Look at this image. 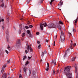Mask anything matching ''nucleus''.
Instances as JSON below:
<instances>
[{
  "instance_id": "obj_59",
  "label": "nucleus",
  "mask_w": 78,
  "mask_h": 78,
  "mask_svg": "<svg viewBox=\"0 0 78 78\" xmlns=\"http://www.w3.org/2000/svg\"><path fill=\"white\" fill-rule=\"evenodd\" d=\"M71 42H72H72H73V41H71Z\"/></svg>"
},
{
  "instance_id": "obj_21",
  "label": "nucleus",
  "mask_w": 78,
  "mask_h": 78,
  "mask_svg": "<svg viewBox=\"0 0 78 78\" xmlns=\"http://www.w3.org/2000/svg\"><path fill=\"white\" fill-rule=\"evenodd\" d=\"M29 63V62H28V61H27L26 63V64H25V66H26V65H28V64Z\"/></svg>"
},
{
  "instance_id": "obj_43",
  "label": "nucleus",
  "mask_w": 78,
  "mask_h": 78,
  "mask_svg": "<svg viewBox=\"0 0 78 78\" xmlns=\"http://www.w3.org/2000/svg\"><path fill=\"white\" fill-rule=\"evenodd\" d=\"M37 44H40V43H41V42L39 41H37Z\"/></svg>"
},
{
  "instance_id": "obj_35",
  "label": "nucleus",
  "mask_w": 78,
  "mask_h": 78,
  "mask_svg": "<svg viewBox=\"0 0 78 78\" xmlns=\"http://www.w3.org/2000/svg\"><path fill=\"white\" fill-rule=\"evenodd\" d=\"M55 69L53 70V74L54 75H55Z\"/></svg>"
},
{
  "instance_id": "obj_57",
  "label": "nucleus",
  "mask_w": 78,
  "mask_h": 78,
  "mask_svg": "<svg viewBox=\"0 0 78 78\" xmlns=\"http://www.w3.org/2000/svg\"><path fill=\"white\" fill-rule=\"evenodd\" d=\"M58 36V35H56L55 38L56 39V37H57Z\"/></svg>"
},
{
  "instance_id": "obj_4",
  "label": "nucleus",
  "mask_w": 78,
  "mask_h": 78,
  "mask_svg": "<svg viewBox=\"0 0 78 78\" xmlns=\"http://www.w3.org/2000/svg\"><path fill=\"white\" fill-rule=\"evenodd\" d=\"M5 33L7 41V42H8V41H9V32H8V30H7L6 31Z\"/></svg>"
},
{
  "instance_id": "obj_16",
  "label": "nucleus",
  "mask_w": 78,
  "mask_h": 78,
  "mask_svg": "<svg viewBox=\"0 0 78 78\" xmlns=\"http://www.w3.org/2000/svg\"><path fill=\"white\" fill-rule=\"evenodd\" d=\"M78 17L77 18V19H76L75 20V26L76 25V23H77V22H78Z\"/></svg>"
},
{
  "instance_id": "obj_51",
  "label": "nucleus",
  "mask_w": 78,
  "mask_h": 78,
  "mask_svg": "<svg viewBox=\"0 0 78 78\" xmlns=\"http://www.w3.org/2000/svg\"><path fill=\"white\" fill-rule=\"evenodd\" d=\"M40 62H42V59H41L40 60Z\"/></svg>"
},
{
  "instance_id": "obj_39",
  "label": "nucleus",
  "mask_w": 78,
  "mask_h": 78,
  "mask_svg": "<svg viewBox=\"0 0 78 78\" xmlns=\"http://www.w3.org/2000/svg\"><path fill=\"white\" fill-rule=\"evenodd\" d=\"M9 17H7V21H9Z\"/></svg>"
},
{
  "instance_id": "obj_8",
  "label": "nucleus",
  "mask_w": 78,
  "mask_h": 78,
  "mask_svg": "<svg viewBox=\"0 0 78 78\" xmlns=\"http://www.w3.org/2000/svg\"><path fill=\"white\" fill-rule=\"evenodd\" d=\"M63 5V2H62V0H61L60 3L58 4V7L59 8H61L62 6V5Z\"/></svg>"
},
{
  "instance_id": "obj_36",
  "label": "nucleus",
  "mask_w": 78,
  "mask_h": 78,
  "mask_svg": "<svg viewBox=\"0 0 78 78\" xmlns=\"http://www.w3.org/2000/svg\"><path fill=\"white\" fill-rule=\"evenodd\" d=\"M25 28L26 29H28L29 28V27H28V26H26Z\"/></svg>"
},
{
  "instance_id": "obj_17",
  "label": "nucleus",
  "mask_w": 78,
  "mask_h": 78,
  "mask_svg": "<svg viewBox=\"0 0 78 78\" xmlns=\"http://www.w3.org/2000/svg\"><path fill=\"white\" fill-rule=\"evenodd\" d=\"M52 62L54 63L55 65H56V60H53L52 61Z\"/></svg>"
},
{
  "instance_id": "obj_27",
  "label": "nucleus",
  "mask_w": 78,
  "mask_h": 78,
  "mask_svg": "<svg viewBox=\"0 0 78 78\" xmlns=\"http://www.w3.org/2000/svg\"><path fill=\"white\" fill-rule=\"evenodd\" d=\"M31 58H32V56L30 57V56H28V58L27 59H28V60H30V59H31Z\"/></svg>"
},
{
  "instance_id": "obj_33",
  "label": "nucleus",
  "mask_w": 78,
  "mask_h": 78,
  "mask_svg": "<svg viewBox=\"0 0 78 78\" xmlns=\"http://www.w3.org/2000/svg\"><path fill=\"white\" fill-rule=\"evenodd\" d=\"M44 53L42 52L41 54V56H44Z\"/></svg>"
},
{
  "instance_id": "obj_32",
  "label": "nucleus",
  "mask_w": 78,
  "mask_h": 78,
  "mask_svg": "<svg viewBox=\"0 0 78 78\" xmlns=\"http://www.w3.org/2000/svg\"><path fill=\"white\" fill-rule=\"evenodd\" d=\"M19 27H20V29H22V24L20 25Z\"/></svg>"
},
{
  "instance_id": "obj_10",
  "label": "nucleus",
  "mask_w": 78,
  "mask_h": 78,
  "mask_svg": "<svg viewBox=\"0 0 78 78\" xmlns=\"http://www.w3.org/2000/svg\"><path fill=\"white\" fill-rule=\"evenodd\" d=\"M69 51H70V49H68L65 52V54L64 56V58H65V57H66V56L67 55V53H68V52H69Z\"/></svg>"
},
{
  "instance_id": "obj_22",
  "label": "nucleus",
  "mask_w": 78,
  "mask_h": 78,
  "mask_svg": "<svg viewBox=\"0 0 78 78\" xmlns=\"http://www.w3.org/2000/svg\"><path fill=\"white\" fill-rule=\"evenodd\" d=\"M10 48V46H9V45H8V47H7V49L9 50V51H10L11 50V49Z\"/></svg>"
},
{
  "instance_id": "obj_6",
  "label": "nucleus",
  "mask_w": 78,
  "mask_h": 78,
  "mask_svg": "<svg viewBox=\"0 0 78 78\" xmlns=\"http://www.w3.org/2000/svg\"><path fill=\"white\" fill-rule=\"evenodd\" d=\"M27 50L28 51H29V50H30V52L33 51V49L31 48V47L30 46L28 45H27Z\"/></svg>"
},
{
  "instance_id": "obj_7",
  "label": "nucleus",
  "mask_w": 78,
  "mask_h": 78,
  "mask_svg": "<svg viewBox=\"0 0 78 78\" xmlns=\"http://www.w3.org/2000/svg\"><path fill=\"white\" fill-rule=\"evenodd\" d=\"M16 45L17 47H18V46H20V39L17 40Z\"/></svg>"
},
{
  "instance_id": "obj_28",
  "label": "nucleus",
  "mask_w": 78,
  "mask_h": 78,
  "mask_svg": "<svg viewBox=\"0 0 78 78\" xmlns=\"http://www.w3.org/2000/svg\"><path fill=\"white\" fill-rule=\"evenodd\" d=\"M21 32H22V31H21V30H19V34H21Z\"/></svg>"
},
{
  "instance_id": "obj_19",
  "label": "nucleus",
  "mask_w": 78,
  "mask_h": 78,
  "mask_svg": "<svg viewBox=\"0 0 78 78\" xmlns=\"http://www.w3.org/2000/svg\"><path fill=\"white\" fill-rule=\"evenodd\" d=\"M76 59V57H74V58H73L72 59V61H75V59Z\"/></svg>"
},
{
  "instance_id": "obj_49",
  "label": "nucleus",
  "mask_w": 78,
  "mask_h": 78,
  "mask_svg": "<svg viewBox=\"0 0 78 78\" xmlns=\"http://www.w3.org/2000/svg\"><path fill=\"white\" fill-rule=\"evenodd\" d=\"M76 46V43H75L73 45V46Z\"/></svg>"
},
{
  "instance_id": "obj_40",
  "label": "nucleus",
  "mask_w": 78,
  "mask_h": 78,
  "mask_svg": "<svg viewBox=\"0 0 78 78\" xmlns=\"http://www.w3.org/2000/svg\"><path fill=\"white\" fill-rule=\"evenodd\" d=\"M73 31H74V32H75V28H74V27H73Z\"/></svg>"
},
{
  "instance_id": "obj_26",
  "label": "nucleus",
  "mask_w": 78,
  "mask_h": 78,
  "mask_svg": "<svg viewBox=\"0 0 78 78\" xmlns=\"http://www.w3.org/2000/svg\"><path fill=\"white\" fill-rule=\"evenodd\" d=\"M59 24H61V25H62L63 24V23L62 21H59L58 23Z\"/></svg>"
},
{
  "instance_id": "obj_41",
  "label": "nucleus",
  "mask_w": 78,
  "mask_h": 78,
  "mask_svg": "<svg viewBox=\"0 0 78 78\" xmlns=\"http://www.w3.org/2000/svg\"><path fill=\"white\" fill-rule=\"evenodd\" d=\"M36 34H37V35H39V32H37L36 33Z\"/></svg>"
},
{
  "instance_id": "obj_53",
  "label": "nucleus",
  "mask_w": 78,
  "mask_h": 78,
  "mask_svg": "<svg viewBox=\"0 0 78 78\" xmlns=\"http://www.w3.org/2000/svg\"><path fill=\"white\" fill-rule=\"evenodd\" d=\"M7 15L8 16H9V13H7Z\"/></svg>"
},
{
  "instance_id": "obj_60",
  "label": "nucleus",
  "mask_w": 78,
  "mask_h": 78,
  "mask_svg": "<svg viewBox=\"0 0 78 78\" xmlns=\"http://www.w3.org/2000/svg\"><path fill=\"white\" fill-rule=\"evenodd\" d=\"M23 19V18H22L21 19H20V20H22Z\"/></svg>"
},
{
  "instance_id": "obj_14",
  "label": "nucleus",
  "mask_w": 78,
  "mask_h": 78,
  "mask_svg": "<svg viewBox=\"0 0 78 78\" xmlns=\"http://www.w3.org/2000/svg\"><path fill=\"white\" fill-rule=\"evenodd\" d=\"M75 73H76V72H77V66H76V65H75Z\"/></svg>"
},
{
  "instance_id": "obj_63",
  "label": "nucleus",
  "mask_w": 78,
  "mask_h": 78,
  "mask_svg": "<svg viewBox=\"0 0 78 78\" xmlns=\"http://www.w3.org/2000/svg\"><path fill=\"white\" fill-rule=\"evenodd\" d=\"M58 67H59V65H58Z\"/></svg>"
},
{
  "instance_id": "obj_20",
  "label": "nucleus",
  "mask_w": 78,
  "mask_h": 78,
  "mask_svg": "<svg viewBox=\"0 0 78 78\" xmlns=\"http://www.w3.org/2000/svg\"><path fill=\"white\" fill-rule=\"evenodd\" d=\"M58 28L59 29V30H61V26L60 25H59L58 26Z\"/></svg>"
},
{
  "instance_id": "obj_5",
  "label": "nucleus",
  "mask_w": 78,
  "mask_h": 78,
  "mask_svg": "<svg viewBox=\"0 0 78 78\" xmlns=\"http://www.w3.org/2000/svg\"><path fill=\"white\" fill-rule=\"evenodd\" d=\"M43 25H44V27H47V23H41L40 24V27L42 30H43Z\"/></svg>"
},
{
  "instance_id": "obj_58",
  "label": "nucleus",
  "mask_w": 78,
  "mask_h": 78,
  "mask_svg": "<svg viewBox=\"0 0 78 78\" xmlns=\"http://www.w3.org/2000/svg\"><path fill=\"white\" fill-rule=\"evenodd\" d=\"M58 9H60V11H61V9H60L59 8H58Z\"/></svg>"
},
{
  "instance_id": "obj_24",
  "label": "nucleus",
  "mask_w": 78,
  "mask_h": 78,
  "mask_svg": "<svg viewBox=\"0 0 78 78\" xmlns=\"http://www.w3.org/2000/svg\"><path fill=\"white\" fill-rule=\"evenodd\" d=\"M25 36V33H23V34L22 35V37H24Z\"/></svg>"
},
{
  "instance_id": "obj_54",
  "label": "nucleus",
  "mask_w": 78,
  "mask_h": 78,
  "mask_svg": "<svg viewBox=\"0 0 78 78\" xmlns=\"http://www.w3.org/2000/svg\"><path fill=\"white\" fill-rule=\"evenodd\" d=\"M43 1H44V0H42L41 1V3H42L43 2Z\"/></svg>"
},
{
  "instance_id": "obj_42",
  "label": "nucleus",
  "mask_w": 78,
  "mask_h": 78,
  "mask_svg": "<svg viewBox=\"0 0 78 78\" xmlns=\"http://www.w3.org/2000/svg\"><path fill=\"white\" fill-rule=\"evenodd\" d=\"M25 52L26 53V54H27V53H28V51H27V50H25Z\"/></svg>"
},
{
  "instance_id": "obj_34",
  "label": "nucleus",
  "mask_w": 78,
  "mask_h": 78,
  "mask_svg": "<svg viewBox=\"0 0 78 78\" xmlns=\"http://www.w3.org/2000/svg\"><path fill=\"white\" fill-rule=\"evenodd\" d=\"M73 46H72V45H70V48H71V49H73Z\"/></svg>"
},
{
  "instance_id": "obj_3",
  "label": "nucleus",
  "mask_w": 78,
  "mask_h": 78,
  "mask_svg": "<svg viewBox=\"0 0 78 78\" xmlns=\"http://www.w3.org/2000/svg\"><path fill=\"white\" fill-rule=\"evenodd\" d=\"M48 27V28H56V26L54 24H49Z\"/></svg>"
},
{
  "instance_id": "obj_64",
  "label": "nucleus",
  "mask_w": 78,
  "mask_h": 78,
  "mask_svg": "<svg viewBox=\"0 0 78 78\" xmlns=\"http://www.w3.org/2000/svg\"><path fill=\"white\" fill-rule=\"evenodd\" d=\"M62 72V70H60V72Z\"/></svg>"
},
{
  "instance_id": "obj_1",
  "label": "nucleus",
  "mask_w": 78,
  "mask_h": 78,
  "mask_svg": "<svg viewBox=\"0 0 78 78\" xmlns=\"http://www.w3.org/2000/svg\"><path fill=\"white\" fill-rule=\"evenodd\" d=\"M71 67L70 66H67L65 68L64 71L65 72L64 73L68 76V78H72L71 77V76H72V73H70V70Z\"/></svg>"
},
{
  "instance_id": "obj_44",
  "label": "nucleus",
  "mask_w": 78,
  "mask_h": 78,
  "mask_svg": "<svg viewBox=\"0 0 78 78\" xmlns=\"http://www.w3.org/2000/svg\"><path fill=\"white\" fill-rule=\"evenodd\" d=\"M48 40H46V42H48Z\"/></svg>"
},
{
  "instance_id": "obj_61",
  "label": "nucleus",
  "mask_w": 78,
  "mask_h": 78,
  "mask_svg": "<svg viewBox=\"0 0 78 78\" xmlns=\"http://www.w3.org/2000/svg\"><path fill=\"white\" fill-rule=\"evenodd\" d=\"M49 47H50V45H49Z\"/></svg>"
},
{
  "instance_id": "obj_47",
  "label": "nucleus",
  "mask_w": 78,
  "mask_h": 78,
  "mask_svg": "<svg viewBox=\"0 0 78 78\" xmlns=\"http://www.w3.org/2000/svg\"><path fill=\"white\" fill-rule=\"evenodd\" d=\"M29 70L30 75V74H31V70H30V69Z\"/></svg>"
},
{
  "instance_id": "obj_12",
  "label": "nucleus",
  "mask_w": 78,
  "mask_h": 78,
  "mask_svg": "<svg viewBox=\"0 0 78 78\" xmlns=\"http://www.w3.org/2000/svg\"><path fill=\"white\" fill-rule=\"evenodd\" d=\"M7 76H6V74H4L2 76V78H6Z\"/></svg>"
},
{
  "instance_id": "obj_56",
  "label": "nucleus",
  "mask_w": 78,
  "mask_h": 78,
  "mask_svg": "<svg viewBox=\"0 0 78 78\" xmlns=\"http://www.w3.org/2000/svg\"><path fill=\"white\" fill-rule=\"evenodd\" d=\"M44 53H47V52L46 51H44Z\"/></svg>"
},
{
  "instance_id": "obj_15",
  "label": "nucleus",
  "mask_w": 78,
  "mask_h": 78,
  "mask_svg": "<svg viewBox=\"0 0 78 78\" xmlns=\"http://www.w3.org/2000/svg\"><path fill=\"white\" fill-rule=\"evenodd\" d=\"M27 34H29L30 36V37H31V33H30V30H27Z\"/></svg>"
},
{
  "instance_id": "obj_37",
  "label": "nucleus",
  "mask_w": 78,
  "mask_h": 78,
  "mask_svg": "<svg viewBox=\"0 0 78 78\" xmlns=\"http://www.w3.org/2000/svg\"><path fill=\"white\" fill-rule=\"evenodd\" d=\"M33 25H30L29 26V28H33Z\"/></svg>"
},
{
  "instance_id": "obj_23",
  "label": "nucleus",
  "mask_w": 78,
  "mask_h": 78,
  "mask_svg": "<svg viewBox=\"0 0 78 78\" xmlns=\"http://www.w3.org/2000/svg\"><path fill=\"white\" fill-rule=\"evenodd\" d=\"M54 1V0H51V2L50 3V5H52V3H53V2Z\"/></svg>"
},
{
  "instance_id": "obj_48",
  "label": "nucleus",
  "mask_w": 78,
  "mask_h": 78,
  "mask_svg": "<svg viewBox=\"0 0 78 78\" xmlns=\"http://www.w3.org/2000/svg\"><path fill=\"white\" fill-rule=\"evenodd\" d=\"M54 46H55V41H54Z\"/></svg>"
},
{
  "instance_id": "obj_31",
  "label": "nucleus",
  "mask_w": 78,
  "mask_h": 78,
  "mask_svg": "<svg viewBox=\"0 0 78 78\" xmlns=\"http://www.w3.org/2000/svg\"><path fill=\"white\" fill-rule=\"evenodd\" d=\"M0 22H4V19L1 20L0 19Z\"/></svg>"
},
{
  "instance_id": "obj_38",
  "label": "nucleus",
  "mask_w": 78,
  "mask_h": 78,
  "mask_svg": "<svg viewBox=\"0 0 78 78\" xmlns=\"http://www.w3.org/2000/svg\"><path fill=\"white\" fill-rule=\"evenodd\" d=\"M33 75H35V74L36 73V72H35L34 71H33Z\"/></svg>"
},
{
  "instance_id": "obj_2",
  "label": "nucleus",
  "mask_w": 78,
  "mask_h": 78,
  "mask_svg": "<svg viewBox=\"0 0 78 78\" xmlns=\"http://www.w3.org/2000/svg\"><path fill=\"white\" fill-rule=\"evenodd\" d=\"M61 35L60 36V40L61 41V42H64V41H65V35H64L62 31H61Z\"/></svg>"
},
{
  "instance_id": "obj_50",
  "label": "nucleus",
  "mask_w": 78,
  "mask_h": 78,
  "mask_svg": "<svg viewBox=\"0 0 78 78\" xmlns=\"http://www.w3.org/2000/svg\"><path fill=\"white\" fill-rule=\"evenodd\" d=\"M69 34H70L71 36H72V34H71V33L69 32Z\"/></svg>"
},
{
  "instance_id": "obj_62",
  "label": "nucleus",
  "mask_w": 78,
  "mask_h": 78,
  "mask_svg": "<svg viewBox=\"0 0 78 78\" xmlns=\"http://www.w3.org/2000/svg\"><path fill=\"white\" fill-rule=\"evenodd\" d=\"M8 78H11L10 77H9Z\"/></svg>"
},
{
  "instance_id": "obj_13",
  "label": "nucleus",
  "mask_w": 78,
  "mask_h": 78,
  "mask_svg": "<svg viewBox=\"0 0 78 78\" xmlns=\"http://www.w3.org/2000/svg\"><path fill=\"white\" fill-rule=\"evenodd\" d=\"M47 66H48V67L46 68V71H48V69H49L48 68L49 67V63L48 62H47Z\"/></svg>"
},
{
  "instance_id": "obj_45",
  "label": "nucleus",
  "mask_w": 78,
  "mask_h": 78,
  "mask_svg": "<svg viewBox=\"0 0 78 78\" xmlns=\"http://www.w3.org/2000/svg\"><path fill=\"white\" fill-rule=\"evenodd\" d=\"M2 28L3 29V30H4V28H5V27L3 26H2Z\"/></svg>"
},
{
  "instance_id": "obj_25",
  "label": "nucleus",
  "mask_w": 78,
  "mask_h": 78,
  "mask_svg": "<svg viewBox=\"0 0 78 78\" xmlns=\"http://www.w3.org/2000/svg\"><path fill=\"white\" fill-rule=\"evenodd\" d=\"M26 58H27V56H24L23 58V61H24V60H25V59H26Z\"/></svg>"
},
{
  "instance_id": "obj_46",
  "label": "nucleus",
  "mask_w": 78,
  "mask_h": 78,
  "mask_svg": "<svg viewBox=\"0 0 78 78\" xmlns=\"http://www.w3.org/2000/svg\"><path fill=\"white\" fill-rule=\"evenodd\" d=\"M7 62L8 64L10 63V60H9V61Z\"/></svg>"
},
{
  "instance_id": "obj_30",
  "label": "nucleus",
  "mask_w": 78,
  "mask_h": 78,
  "mask_svg": "<svg viewBox=\"0 0 78 78\" xmlns=\"http://www.w3.org/2000/svg\"><path fill=\"white\" fill-rule=\"evenodd\" d=\"M5 52H6L7 54H8V53H9V52H8V51L7 50H5Z\"/></svg>"
},
{
  "instance_id": "obj_52",
  "label": "nucleus",
  "mask_w": 78,
  "mask_h": 78,
  "mask_svg": "<svg viewBox=\"0 0 78 78\" xmlns=\"http://www.w3.org/2000/svg\"><path fill=\"white\" fill-rule=\"evenodd\" d=\"M73 45V43H71V45Z\"/></svg>"
},
{
  "instance_id": "obj_55",
  "label": "nucleus",
  "mask_w": 78,
  "mask_h": 78,
  "mask_svg": "<svg viewBox=\"0 0 78 78\" xmlns=\"http://www.w3.org/2000/svg\"><path fill=\"white\" fill-rule=\"evenodd\" d=\"M58 72H59V69L57 70V73H58Z\"/></svg>"
},
{
  "instance_id": "obj_9",
  "label": "nucleus",
  "mask_w": 78,
  "mask_h": 78,
  "mask_svg": "<svg viewBox=\"0 0 78 78\" xmlns=\"http://www.w3.org/2000/svg\"><path fill=\"white\" fill-rule=\"evenodd\" d=\"M6 67V65H4V66H3L1 70L2 73H3V72H4V70H5V68Z\"/></svg>"
},
{
  "instance_id": "obj_11",
  "label": "nucleus",
  "mask_w": 78,
  "mask_h": 78,
  "mask_svg": "<svg viewBox=\"0 0 78 78\" xmlns=\"http://www.w3.org/2000/svg\"><path fill=\"white\" fill-rule=\"evenodd\" d=\"M28 69L27 68L24 67L23 68V70L24 72L25 73H27V71Z\"/></svg>"
},
{
  "instance_id": "obj_29",
  "label": "nucleus",
  "mask_w": 78,
  "mask_h": 78,
  "mask_svg": "<svg viewBox=\"0 0 78 78\" xmlns=\"http://www.w3.org/2000/svg\"><path fill=\"white\" fill-rule=\"evenodd\" d=\"M41 44H39L38 46V48L39 49H40V48H41Z\"/></svg>"
},
{
  "instance_id": "obj_18",
  "label": "nucleus",
  "mask_w": 78,
  "mask_h": 78,
  "mask_svg": "<svg viewBox=\"0 0 78 78\" xmlns=\"http://www.w3.org/2000/svg\"><path fill=\"white\" fill-rule=\"evenodd\" d=\"M4 6H5L4 4L3 3H2V4L1 5L0 7L2 8H3Z\"/></svg>"
}]
</instances>
